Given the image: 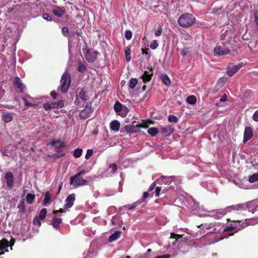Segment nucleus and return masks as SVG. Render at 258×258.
Masks as SVG:
<instances>
[{
    "label": "nucleus",
    "mask_w": 258,
    "mask_h": 258,
    "mask_svg": "<svg viewBox=\"0 0 258 258\" xmlns=\"http://www.w3.org/2000/svg\"><path fill=\"white\" fill-rule=\"evenodd\" d=\"M157 181H160L159 179L157 180ZM156 181H154L153 183H152V184L150 185V186L149 187V188L148 189V191H152L153 190H154V189H155L156 187Z\"/></svg>",
    "instance_id": "nucleus-52"
},
{
    "label": "nucleus",
    "mask_w": 258,
    "mask_h": 258,
    "mask_svg": "<svg viewBox=\"0 0 258 258\" xmlns=\"http://www.w3.org/2000/svg\"><path fill=\"white\" fill-rule=\"evenodd\" d=\"M227 99V96L226 94H224L222 96V97L220 99V102H222L225 101Z\"/></svg>",
    "instance_id": "nucleus-64"
},
{
    "label": "nucleus",
    "mask_w": 258,
    "mask_h": 258,
    "mask_svg": "<svg viewBox=\"0 0 258 258\" xmlns=\"http://www.w3.org/2000/svg\"><path fill=\"white\" fill-rule=\"evenodd\" d=\"M127 112H128V108L124 106V107H123L121 111L120 112H119L117 114L123 117H124L127 115Z\"/></svg>",
    "instance_id": "nucleus-38"
},
{
    "label": "nucleus",
    "mask_w": 258,
    "mask_h": 258,
    "mask_svg": "<svg viewBox=\"0 0 258 258\" xmlns=\"http://www.w3.org/2000/svg\"><path fill=\"white\" fill-rule=\"evenodd\" d=\"M61 222L62 220L61 218H57L55 216L53 219L52 225L54 228H57L59 227Z\"/></svg>",
    "instance_id": "nucleus-25"
},
{
    "label": "nucleus",
    "mask_w": 258,
    "mask_h": 258,
    "mask_svg": "<svg viewBox=\"0 0 258 258\" xmlns=\"http://www.w3.org/2000/svg\"><path fill=\"white\" fill-rule=\"evenodd\" d=\"M186 101L190 104H194L197 101V98L195 96L191 95L186 98Z\"/></svg>",
    "instance_id": "nucleus-35"
},
{
    "label": "nucleus",
    "mask_w": 258,
    "mask_h": 258,
    "mask_svg": "<svg viewBox=\"0 0 258 258\" xmlns=\"http://www.w3.org/2000/svg\"><path fill=\"white\" fill-rule=\"evenodd\" d=\"M153 121L150 120H143L142 125H130V133H136L139 132L141 128H147L149 127V125L153 124Z\"/></svg>",
    "instance_id": "nucleus-6"
},
{
    "label": "nucleus",
    "mask_w": 258,
    "mask_h": 258,
    "mask_svg": "<svg viewBox=\"0 0 258 258\" xmlns=\"http://www.w3.org/2000/svg\"><path fill=\"white\" fill-rule=\"evenodd\" d=\"M242 63L238 64L229 66L227 68V74L228 76L231 77L236 73L242 67Z\"/></svg>",
    "instance_id": "nucleus-9"
},
{
    "label": "nucleus",
    "mask_w": 258,
    "mask_h": 258,
    "mask_svg": "<svg viewBox=\"0 0 258 258\" xmlns=\"http://www.w3.org/2000/svg\"><path fill=\"white\" fill-rule=\"evenodd\" d=\"M226 79L224 78V77H222V78H220L218 80V82L217 83V85L218 86H219V87H222L226 83Z\"/></svg>",
    "instance_id": "nucleus-40"
},
{
    "label": "nucleus",
    "mask_w": 258,
    "mask_h": 258,
    "mask_svg": "<svg viewBox=\"0 0 258 258\" xmlns=\"http://www.w3.org/2000/svg\"><path fill=\"white\" fill-rule=\"evenodd\" d=\"M236 229H237V227L231 225L230 226L225 227L223 229V232H230L229 233H231L232 232H234V231H235Z\"/></svg>",
    "instance_id": "nucleus-31"
},
{
    "label": "nucleus",
    "mask_w": 258,
    "mask_h": 258,
    "mask_svg": "<svg viewBox=\"0 0 258 258\" xmlns=\"http://www.w3.org/2000/svg\"><path fill=\"white\" fill-rule=\"evenodd\" d=\"M53 108H61L63 107L64 106V103L62 101H59L57 103H52Z\"/></svg>",
    "instance_id": "nucleus-44"
},
{
    "label": "nucleus",
    "mask_w": 258,
    "mask_h": 258,
    "mask_svg": "<svg viewBox=\"0 0 258 258\" xmlns=\"http://www.w3.org/2000/svg\"><path fill=\"white\" fill-rule=\"evenodd\" d=\"M148 133L152 137H155L159 133V130L156 127H151L148 128Z\"/></svg>",
    "instance_id": "nucleus-29"
},
{
    "label": "nucleus",
    "mask_w": 258,
    "mask_h": 258,
    "mask_svg": "<svg viewBox=\"0 0 258 258\" xmlns=\"http://www.w3.org/2000/svg\"><path fill=\"white\" fill-rule=\"evenodd\" d=\"M180 53L181 55H182L183 56H184L187 54L188 51H187V49L184 48L180 50Z\"/></svg>",
    "instance_id": "nucleus-59"
},
{
    "label": "nucleus",
    "mask_w": 258,
    "mask_h": 258,
    "mask_svg": "<svg viewBox=\"0 0 258 258\" xmlns=\"http://www.w3.org/2000/svg\"><path fill=\"white\" fill-rule=\"evenodd\" d=\"M14 113L12 112H3L2 114L3 120L6 122H9L12 121L14 118Z\"/></svg>",
    "instance_id": "nucleus-18"
},
{
    "label": "nucleus",
    "mask_w": 258,
    "mask_h": 258,
    "mask_svg": "<svg viewBox=\"0 0 258 258\" xmlns=\"http://www.w3.org/2000/svg\"><path fill=\"white\" fill-rule=\"evenodd\" d=\"M93 110L90 106L87 105L85 109L80 112V116L83 119H86L89 117Z\"/></svg>",
    "instance_id": "nucleus-12"
},
{
    "label": "nucleus",
    "mask_w": 258,
    "mask_h": 258,
    "mask_svg": "<svg viewBox=\"0 0 258 258\" xmlns=\"http://www.w3.org/2000/svg\"><path fill=\"white\" fill-rule=\"evenodd\" d=\"M170 255L169 254H164L155 256L154 258H170Z\"/></svg>",
    "instance_id": "nucleus-60"
},
{
    "label": "nucleus",
    "mask_w": 258,
    "mask_h": 258,
    "mask_svg": "<svg viewBox=\"0 0 258 258\" xmlns=\"http://www.w3.org/2000/svg\"><path fill=\"white\" fill-rule=\"evenodd\" d=\"M9 246V242L7 240L4 239L0 240V250L8 248Z\"/></svg>",
    "instance_id": "nucleus-30"
},
{
    "label": "nucleus",
    "mask_w": 258,
    "mask_h": 258,
    "mask_svg": "<svg viewBox=\"0 0 258 258\" xmlns=\"http://www.w3.org/2000/svg\"><path fill=\"white\" fill-rule=\"evenodd\" d=\"M50 144L55 147L56 151L58 153L61 152L62 149L66 147L64 143L60 141H52Z\"/></svg>",
    "instance_id": "nucleus-14"
},
{
    "label": "nucleus",
    "mask_w": 258,
    "mask_h": 258,
    "mask_svg": "<svg viewBox=\"0 0 258 258\" xmlns=\"http://www.w3.org/2000/svg\"><path fill=\"white\" fill-rule=\"evenodd\" d=\"M47 209L45 208H43L39 212L38 218L40 220H43L47 214Z\"/></svg>",
    "instance_id": "nucleus-32"
},
{
    "label": "nucleus",
    "mask_w": 258,
    "mask_h": 258,
    "mask_svg": "<svg viewBox=\"0 0 258 258\" xmlns=\"http://www.w3.org/2000/svg\"><path fill=\"white\" fill-rule=\"evenodd\" d=\"M138 83V80L136 79H132L130 80V88H134Z\"/></svg>",
    "instance_id": "nucleus-46"
},
{
    "label": "nucleus",
    "mask_w": 258,
    "mask_h": 258,
    "mask_svg": "<svg viewBox=\"0 0 258 258\" xmlns=\"http://www.w3.org/2000/svg\"><path fill=\"white\" fill-rule=\"evenodd\" d=\"M253 136V132L250 127H246L244 130L243 142L246 143Z\"/></svg>",
    "instance_id": "nucleus-16"
},
{
    "label": "nucleus",
    "mask_w": 258,
    "mask_h": 258,
    "mask_svg": "<svg viewBox=\"0 0 258 258\" xmlns=\"http://www.w3.org/2000/svg\"><path fill=\"white\" fill-rule=\"evenodd\" d=\"M110 126L111 130L117 132L119 130L120 123L117 120H114L110 123Z\"/></svg>",
    "instance_id": "nucleus-23"
},
{
    "label": "nucleus",
    "mask_w": 258,
    "mask_h": 258,
    "mask_svg": "<svg viewBox=\"0 0 258 258\" xmlns=\"http://www.w3.org/2000/svg\"><path fill=\"white\" fill-rule=\"evenodd\" d=\"M168 120L170 122L177 123L178 121V118L174 115H170L168 117Z\"/></svg>",
    "instance_id": "nucleus-39"
},
{
    "label": "nucleus",
    "mask_w": 258,
    "mask_h": 258,
    "mask_svg": "<svg viewBox=\"0 0 258 258\" xmlns=\"http://www.w3.org/2000/svg\"><path fill=\"white\" fill-rule=\"evenodd\" d=\"M54 15L58 17H61L65 13V9L63 7H55L52 10Z\"/></svg>",
    "instance_id": "nucleus-19"
},
{
    "label": "nucleus",
    "mask_w": 258,
    "mask_h": 258,
    "mask_svg": "<svg viewBox=\"0 0 258 258\" xmlns=\"http://www.w3.org/2000/svg\"><path fill=\"white\" fill-rule=\"evenodd\" d=\"M88 183V181L83 179L81 176L77 174L72 176L70 179V184L74 186L85 185Z\"/></svg>",
    "instance_id": "nucleus-4"
},
{
    "label": "nucleus",
    "mask_w": 258,
    "mask_h": 258,
    "mask_svg": "<svg viewBox=\"0 0 258 258\" xmlns=\"http://www.w3.org/2000/svg\"><path fill=\"white\" fill-rule=\"evenodd\" d=\"M33 223L35 225H38L39 226L41 225V223L40 222V220H39V218H38V219H34V220H33Z\"/></svg>",
    "instance_id": "nucleus-61"
},
{
    "label": "nucleus",
    "mask_w": 258,
    "mask_h": 258,
    "mask_svg": "<svg viewBox=\"0 0 258 258\" xmlns=\"http://www.w3.org/2000/svg\"><path fill=\"white\" fill-rule=\"evenodd\" d=\"M162 29L161 26H159L155 32V35L156 36H160L162 34Z\"/></svg>",
    "instance_id": "nucleus-51"
},
{
    "label": "nucleus",
    "mask_w": 258,
    "mask_h": 258,
    "mask_svg": "<svg viewBox=\"0 0 258 258\" xmlns=\"http://www.w3.org/2000/svg\"><path fill=\"white\" fill-rule=\"evenodd\" d=\"M238 208L237 210L238 209H245L246 208L248 209V211L254 213L255 212L258 211V201H253L249 203L245 207L244 205L239 204L237 206Z\"/></svg>",
    "instance_id": "nucleus-5"
},
{
    "label": "nucleus",
    "mask_w": 258,
    "mask_h": 258,
    "mask_svg": "<svg viewBox=\"0 0 258 258\" xmlns=\"http://www.w3.org/2000/svg\"><path fill=\"white\" fill-rule=\"evenodd\" d=\"M18 208L20 209V211L22 212H25V203L24 201H21L19 202V204L18 206Z\"/></svg>",
    "instance_id": "nucleus-42"
},
{
    "label": "nucleus",
    "mask_w": 258,
    "mask_h": 258,
    "mask_svg": "<svg viewBox=\"0 0 258 258\" xmlns=\"http://www.w3.org/2000/svg\"><path fill=\"white\" fill-rule=\"evenodd\" d=\"M247 220V219H246L245 221L243 222L241 224V225H240V226L237 227V229H236L235 231H234V232H232L231 233H228V235L229 236L234 235V234L235 233H237L238 231L241 230L242 229L246 227L248 225V223H247V222H246Z\"/></svg>",
    "instance_id": "nucleus-24"
},
{
    "label": "nucleus",
    "mask_w": 258,
    "mask_h": 258,
    "mask_svg": "<svg viewBox=\"0 0 258 258\" xmlns=\"http://www.w3.org/2000/svg\"><path fill=\"white\" fill-rule=\"evenodd\" d=\"M195 21V17L189 13H185L181 15L178 20V24L184 28L191 26Z\"/></svg>",
    "instance_id": "nucleus-1"
},
{
    "label": "nucleus",
    "mask_w": 258,
    "mask_h": 258,
    "mask_svg": "<svg viewBox=\"0 0 258 258\" xmlns=\"http://www.w3.org/2000/svg\"><path fill=\"white\" fill-rule=\"evenodd\" d=\"M82 150L81 149H76L74 151V156L76 158H79L82 155Z\"/></svg>",
    "instance_id": "nucleus-41"
},
{
    "label": "nucleus",
    "mask_w": 258,
    "mask_h": 258,
    "mask_svg": "<svg viewBox=\"0 0 258 258\" xmlns=\"http://www.w3.org/2000/svg\"><path fill=\"white\" fill-rule=\"evenodd\" d=\"M124 106L119 101H117L114 105V111L118 114L121 111Z\"/></svg>",
    "instance_id": "nucleus-26"
},
{
    "label": "nucleus",
    "mask_w": 258,
    "mask_h": 258,
    "mask_svg": "<svg viewBox=\"0 0 258 258\" xmlns=\"http://www.w3.org/2000/svg\"><path fill=\"white\" fill-rule=\"evenodd\" d=\"M120 235V232L119 231H116L113 234H111L109 237V241L112 242L116 239H117Z\"/></svg>",
    "instance_id": "nucleus-27"
},
{
    "label": "nucleus",
    "mask_w": 258,
    "mask_h": 258,
    "mask_svg": "<svg viewBox=\"0 0 258 258\" xmlns=\"http://www.w3.org/2000/svg\"><path fill=\"white\" fill-rule=\"evenodd\" d=\"M35 199V195L32 194H28L26 197V201L29 204L33 203Z\"/></svg>",
    "instance_id": "nucleus-33"
},
{
    "label": "nucleus",
    "mask_w": 258,
    "mask_h": 258,
    "mask_svg": "<svg viewBox=\"0 0 258 258\" xmlns=\"http://www.w3.org/2000/svg\"><path fill=\"white\" fill-rule=\"evenodd\" d=\"M160 79H161L163 83L166 86H169L170 85V80L168 76L165 74H163L160 76Z\"/></svg>",
    "instance_id": "nucleus-22"
},
{
    "label": "nucleus",
    "mask_w": 258,
    "mask_h": 258,
    "mask_svg": "<svg viewBox=\"0 0 258 258\" xmlns=\"http://www.w3.org/2000/svg\"><path fill=\"white\" fill-rule=\"evenodd\" d=\"M120 162L122 165L125 168H127L129 166V161L127 158L121 159Z\"/></svg>",
    "instance_id": "nucleus-43"
},
{
    "label": "nucleus",
    "mask_w": 258,
    "mask_h": 258,
    "mask_svg": "<svg viewBox=\"0 0 258 258\" xmlns=\"http://www.w3.org/2000/svg\"><path fill=\"white\" fill-rule=\"evenodd\" d=\"M43 18L48 21H52L51 16L47 13H45L43 15Z\"/></svg>",
    "instance_id": "nucleus-53"
},
{
    "label": "nucleus",
    "mask_w": 258,
    "mask_h": 258,
    "mask_svg": "<svg viewBox=\"0 0 258 258\" xmlns=\"http://www.w3.org/2000/svg\"><path fill=\"white\" fill-rule=\"evenodd\" d=\"M98 53L92 50H88L85 53L86 60L89 62H93L96 59Z\"/></svg>",
    "instance_id": "nucleus-10"
},
{
    "label": "nucleus",
    "mask_w": 258,
    "mask_h": 258,
    "mask_svg": "<svg viewBox=\"0 0 258 258\" xmlns=\"http://www.w3.org/2000/svg\"><path fill=\"white\" fill-rule=\"evenodd\" d=\"M14 84L16 87V91L19 93L23 92L25 88V86L22 83L21 79L19 77L14 78Z\"/></svg>",
    "instance_id": "nucleus-11"
},
{
    "label": "nucleus",
    "mask_w": 258,
    "mask_h": 258,
    "mask_svg": "<svg viewBox=\"0 0 258 258\" xmlns=\"http://www.w3.org/2000/svg\"><path fill=\"white\" fill-rule=\"evenodd\" d=\"M22 100L24 101L25 106H28V107H30V106H32L33 105L32 103L28 102V101H27V100L26 98L23 97L22 98Z\"/></svg>",
    "instance_id": "nucleus-58"
},
{
    "label": "nucleus",
    "mask_w": 258,
    "mask_h": 258,
    "mask_svg": "<svg viewBox=\"0 0 258 258\" xmlns=\"http://www.w3.org/2000/svg\"><path fill=\"white\" fill-rule=\"evenodd\" d=\"M174 128L172 125H168L160 128V133L164 137L169 136L173 132Z\"/></svg>",
    "instance_id": "nucleus-13"
},
{
    "label": "nucleus",
    "mask_w": 258,
    "mask_h": 258,
    "mask_svg": "<svg viewBox=\"0 0 258 258\" xmlns=\"http://www.w3.org/2000/svg\"><path fill=\"white\" fill-rule=\"evenodd\" d=\"M78 96L83 101H87L88 99V97L86 94L84 89H82L80 91Z\"/></svg>",
    "instance_id": "nucleus-34"
},
{
    "label": "nucleus",
    "mask_w": 258,
    "mask_h": 258,
    "mask_svg": "<svg viewBox=\"0 0 258 258\" xmlns=\"http://www.w3.org/2000/svg\"><path fill=\"white\" fill-rule=\"evenodd\" d=\"M162 187L161 186H156L155 188V195L156 197H158L160 196V192L161 191Z\"/></svg>",
    "instance_id": "nucleus-49"
},
{
    "label": "nucleus",
    "mask_w": 258,
    "mask_h": 258,
    "mask_svg": "<svg viewBox=\"0 0 258 258\" xmlns=\"http://www.w3.org/2000/svg\"><path fill=\"white\" fill-rule=\"evenodd\" d=\"M125 55L126 61H129V47H126L125 49Z\"/></svg>",
    "instance_id": "nucleus-56"
},
{
    "label": "nucleus",
    "mask_w": 258,
    "mask_h": 258,
    "mask_svg": "<svg viewBox=\"0 0 258 258\" xmlns=\"http://www.w3.org/2000/svg\"><path fill=\"white\" fill-rule=\"evenodd\" d=\"M180 237H181V236L179 234H175L173 232L170 233V238L175 239V242H176L178 239Z\"/></svg>",
    "instance_id": "nucleus-47"
},
{
    "label": "nucleus",
    "mask_w": 258,
    "mask_h": 258,
    "mask_svg": "<svg viewBox=\"0 0 258 258\" xmlns=\"http://www.w3.org/2000/svg\"><path fill=\"white\" fill-rule=\"evenodd\" d=\"M158 46V43L157 42V40H153L150 44V47L152 49H155Z\"/></svg>",
    "instance_id": "nucleus-48"
},
{
    "label": "nucleus",
    "mask_w": 258,
    "mask_h": 258,
    "mask_svg": "<svg viewBox=\"0 0 258 258\" xmlns=\"http://www.w3.org/2000/svg\"><path fill=\"white\" fill-rule=\"evenodd\" d=\"M44 108L46 110H50L51 108H53V105H52V104H49V103H45L44 104Z\"/></svg>",
    "instance_id": "nucleus-54"
},
{
    "label": "nucleus",
    "mask_w": 258,
    "mask_h": 258,
    "mask_svg": "<svg viewBox=\"0 0 258 258\" xmlns=\"http://www.w3.org/2000/svg\"><path fill=\"white\" fill-rule=\"evenodd\" d=\"M86 67L82 63H79L78 70L80 72H84L86 70Z\"/></svg>",
    "instance_id": "nucleus-45"
},
{
    "label": "nucleus",
    "mask_w": 258,
    "mask_h": 258,
    "mask_svg": "<svg viewBox=\"0 0 258 258\" xmlns=\"http://www.w3.org/2000/svg\"><path fill=\"white\" fill-rule=\"evenodd\" d=\"M50 95L53 99H56V98L57 96V94L56 93V92L55 91H51Z\"/></svg>",
    "instance_id": "nucleus-62"
},
{
    "label": "nucleus",
    "mask_w": 258,
    "mask_h": 258,
    "mask_svg": "<svg viewBox=\"0 0 258 258\" xmlns=\"http://www.w3.org/2000/svg\"><path fill=\"white\" fill-rule=\"evenodd\" d=\"M117 169V165L115 163H110L106 171L107 175H113Z\"/></svg>",
    "instance_id": "nucleus-20"
},
{
    "label": "nucleus",
    "mask_w": 258,
    "mask_h": 258,
    "mask_svg": "<svg viewBox=\"0 0 258 258\" xmlns=\"http://www.w3.org/2000/svg\"><path fill=\"white\" fill-rule=\"evenodd\" d=\"M153 75V70L151 68L149 71H145L142 76V78L144 83H146L149 82L151 80L152 77Z\"/></svg>",
    "instance_id": "nucleus-17"
},
{
    "label": "nucleus",
    "mask_w": 258,
    "mask_h": 258,
    "mask_svg": "<svg viewBox=\"0 0 258 258\" xmlns=\"http://www.w3.org/2000/svg\"><path fill=\"white\" fill-rule=\"evenodd\" d=\"M150 195L148 192H144L143 194V196L142 197V201H144L146 198H147Z\"/></svg>",
    "instance_id": "nucleus-63"
},
{
    "label": "nucleus",
    "mask_w": 258,
    "mask_h": 258,
    "mask_svg": "<svg viewBox=\"0 0 258 258\" xmlns=\"http://www.w3.org/2000/svg\"><path fill=\"white\" fill-rule=\"evenodd\" d=\"M51 195L50 194L49 191H46L45 194L44 199L43 201V205L44 206H47L49 205L51 203Z\"/></svg>",
    "instance_id": "nucleus-21"
},
{
    "label": "nucleus",
    "mask_w": 258,
    "mask_h": 258,
    "mask_svg": "<svg viewBox=\"0 0 258 258\" xmlns=\"http://www.w3.org/2000/svg\"><path fill=\"white\" fill-rule=\"evenodd\" d=\"M214 51L216 55H223L229 53L230 50L225 44L222 43L217 45L215 47Z\"/></svg>",
    "instance_id": "nucleus-7"
},
{
    "label": "nucleus",
    "mask_w": 258,
    "mask_h": 258,
    "mask_svg": "<svg viewBox=\"0 0 258 258\" xmlns=\"http://www.w3.org/2000/svg\"><path fill=\"white\" fill-rule=\"evenodd\" d=\"M111 222L113 226L119 225L120 223V216L115 215L112 218Z\"/></svg>",
    "instance_id": "nucleus-28"
},
{
    "label": "nucleus",
    "mask_w": 258,
    "mask_h": 258,
    "mask_svg": "<svg viewBox=\"0 0 258 258\" xmlns=\"http://www.w3.org/2000/svg\"><path fill=\"white\" fill-rule=\"evenodd\" d=\"M231 207H227L224 209H219L213 211L212 212V216L216 219H221L228 212H231Z\"/></svg>",
    "instance_id": "nucleus-8"
},
{
    "label": "nucleus",
    "mask_w": 258,
    "mask_h": 258,
    "mask_svg": "<svg viewBox=\"0 0 258 258\" xmlns=\"http://www.w3.org/2000/svg\"><path fill=\"white\" fill-rule=\"evenodd\" d=\"M7 184L8 187L12 188L14 186V175L11 172H7L5 174Z\"/></svg>",
    "instance_id": "nucleus-15"
},
{
    "label": "nucleus",
    "mask_w": 258,
    "mask_h": 258,
    "mask_svg": "<svg viewBox=\"0 0 258 258\" xmlns=\"http://www.w3.org/2000/svg\"><path fill=\"white\" fill-rule=\"evenodd\" d=\"M258 180V173L253 174L249 178L248 181L250 183H253Z\"/></svg>",
    "instance_id": "nucleus-37"
},
{
    "label": "nucleus",
    "mask_w": 258,
    "mask_h": 258,
    "mask_svg": "<svg viewBox=\"0 0 258 258\" xmlns=\"http://www.w3.org/2000/svg\"><path fill=\"white\" fill-rule=\"evenodd\" d=\"M61 32L64 36H68L69 35V29L67 27H63L61 29Z\"/></svg>",
    "instance_id": "nucleus-50"
},
{
    "label": "nucleus",
    "mask_w": 258,
    "mask_h": 258,
    "mask_svg": "<svg viewBox=\"0 0 258 258\" xmlns=\"http://www.w3.org/2000/svg\"><path fill=\"white\" fill-rule=\"evenodd\" d=\"M222 227H223V225H222L221 224H219L216 228H214L213 229V233H221L222 232H223V229H222Z\"/></svg>",
    "instance_id": "nucleus-36"
},
{
    "label": "nucleus",
    "mask_w": 258,
    "mask_h": 258,
    "mask_svg": "<svg viewBox=\"0 0 258 258\" xmlns=\"http://www.w3.org/2000/svg\"><path fill=\"white\" fill-rule=\"evenodd\" d=\"M75 196L76 195L74 194L69 195L65 200V204L63 208H60L58 210L54 211L53 213L54 214H56L58 212L63 213L68 211L69 209H70L74 205V203L75 200Z\"/></svg>",
    "instance_id": "nucleus-2"
},
{
    "label": "nucleus",
    "mask_w": 258,
    "mask_h": 258,
    "mask_svg": "<svg viewBox=\"0 0 258 258\" xmlns=\"http://www.w3.org/2000/svg\"><path fill=\"white\" fill-rule=\"evenodd\" d=\"M71 77L69 73H64L60 80V89L62 93L66 92L71 84Z\"/></svg>",
    "instance_id": "nucleus-3"
},
{
    "label": "nucleus",
    "mask_w": 258,
    "mask_h": 258,
    "mask_svg": "<svg viewBox=\"0 0 258 258\" xmlns=\"http://www.w3.org/2000/svg\"><path fill=\"white\" fill-rule=\"evenodd\" d=\"M92 155L93 151L92 150L89 149L87 151V153L85 155V158H86V159H88Z\"/></svg>",
    "instance_id": "nucleus-55"
},
{
    "label": "nucleus",
    "mask_w": 258,
    "mask_h": 258,
    "mask_svg": "<svg viewBox=\"0 0 258 258\" xmlns=\"http://www.w3.org/2000/svg\"><path fill=\"white\" fill-rule=\"evenodd\" d=\"M252 119L254 121L258 122V109L253 113L252 115Z\"/></svg>",
    "instance_id": "nucleus-57"
}]
</instances>
